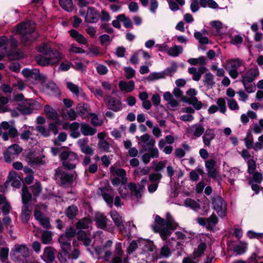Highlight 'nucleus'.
<instances>
[{
	"label": "nucleus",
	"instance_id": "nucleus-1",
	"mask_svg": "<svg viewBox=\"0 0 263 263\" xmlns=\"http://www.w3.org/2000/svg\"><path fill=\"white\" fill-rule=\"evenodd\" d=\"M259 74V71L257 66L249 68L245 72L241 74L240 81L248 93H252L255 91L256 86L253 82Z\"/></svg>",
	"mask_w": 263,
	"mask_h": 263
},
{
	"label": "nucleus",
	"instance_id": "nucleus-2",
	"mask_svg": "<svg viewBox=\"0 0 263 263\" xmlns=\"http://www.w3.org/2000/svg\"><path fill=\"white\" fill-rule=\"evenodd\" d=\"M35 29V23L28 21L17 25L15 31L16 33L22 35V43L25 45H27L32 41L31 34L34 32Z\"/></svg>",
	"mask_w": 263,
	"mask_h": 263
},
{
	"label": "nucleus",
	"instance_id": "nucleus-3",
	"mask_svg": "<svg viewBox=\"0 0 263 263\" xmlns=\"http://www.w3.org/2000/svg\"><path fill=\"white\" fill-rule=\"evenodd\" d=\"M77 176L76 172L70 173L64 171L61 167H59L55 170L54 179L58 180L60 185L63 187H67L72 185L77 179Z\"/></svg>",
	"mask_w": 263,
	"mask_h": 263
},
{
	"label": "nucleus",
	"instance_id": "nucleus-4",
	"mask_svg": "<svg viewBox=\"0 0 263 263\" xmlns=\"http://www.w3.org/2000/svg\"><path fill=\"white\" fill-rule=\"evenodd\" d=\"M62 165L66 169L72 170L76 167L74 161L78 158V155L72 152L63 151L60 155Z\"/></svg>",
	"mask_w": 263,
	"mask_h": 263
},
{
	"label": "nucleus",
	"instance_id": "nucleus-5",
	"mask_svg": "<svg viewBox=\"0 0 263 263\" xmlns=\"http://www.w3.org/2000/svg\"><path fill=\"white\" fill-rule=\"evenodd\" d=\"M155 221L156 224L153 227V230L155 232L159 233L161 238L163 240H165L167 236H170L171 234L170 231L164 227L166 226V220L157 215L156 216Z\"/></svg>",
	"mask_w": 263,
	"mask_h": 263
},
{
	"label": "nucleus",
	"instance_id": "nucleus-6",
	"mask_svg": "<svg viewBox=\"0 0 263 263\" xmlns=\"http://www.w3.org/2000/svg\"><path fill=\"white\" fill-rule=\"evenodd\" d=\"M242 64V61L239 58L227 61L226 65L228 68H226V69L228 70L229 74L232 79H235L238 77L239 76L238 69Z\"/></svg>",
	"mask_w": 263,
	"mask_h": 263
},
{
	"label": "nucleus",
	"instance_id": "nucleus-7",
	"mask_svg": "<svg viewBox=\"0 0 263 263\" xmlns=\"http://www.w3.org/2000/svg\"><path fill=\"white\" fill-rule=\"evenodd\" d=\"M22 148L16 144L9 146L4 153L5 161L8 163L11 162L22 153Z\"/></svg>",
	"mask_w": 263,
	"mask_h": 263
},
{
	"label": "nucleus",
	"instance_id": "nucleus-8",
	"mask_svg": "<svg viewBox=\"0 0 263 263\" xmlns=\"http://www.w3.org/2000/svg\"><path fill=\"white\" fill-rule=\"evenodd\" d=\"M127 187L130 190V196L132 200L139 202L142 197L145 187L144 184H139V186L135 183H129Z\"/></svg>",
	"mask_w": 263,
	"mask_h": 263
},
{
	"label": "nucleus",
	"instance_id": "nucleus-9",
	"mask_svg": "<svg viewBox=\"0 0 263 263\" xmlns=\"http://www.w3.org/2000/svg\"><path fill=\"white\" fill-rule=\"evenodd\" d=\"M43 206V204H40L35 206L34 210V216L35 219L37 220L40 224L45 229H49L51 228V224L49 221V218L41 212L40 210L39 205Z\"/></svg>",
	"mask_w": 263,
	"mask_h": 263
},
{
	"label": "nucleus",
	"instance_id": "nucleus-10",
	"mask_svg": "<svg viewBox=\"0 0 263 263\" xmlns=\"http://www.w3.org/2000/svg\"><path fill=\"white\" fill-rule=\"evenodd\" d=\"M104 101L109 110L117 112L122 109V103L117 98L109 95H106L104 97Z\"/></svg>",
	"mask_w": 263,
	"mask_h": 263
},
{
	"label": "nucleus",
	"instance_id": "nucleus-11",
	"mask_svg": "<svg viewBox=\"0 0 263 263\" xmlns=\"http://www.w3.org/2000/svg\"><path fill=\"white\" fill-rule=\"evenodd\" d=\"M212 204L219 216L222 217L225 216L227 211L226 203L221 197H214L212 200Z\"/></svg>",
	"mask_w": 263,
	"mask_h": 263
},
{
	"label": "nucleus",
	"instance_id": "nucleus-12",
	"mask_svg": "<svg viewBox=\"0 0 263 263\" xmlns=\"http://www.w3.org/2000/svg\"><path fill=\"white\" fill-rule=\"evenodd\" d=\"M112 244L113 242L111 240H107L104 245L95 249L96 253L98 255L104 254V259L107 261H109L112 254L111 248Z\"/></svg>",
	"mask_w": 263,
	"mask_h": 263
},
{
	"label": "nucleus",
	"instance_id": "nucleus-13",
	"mask_svg": "<svg viewBox=\"0 0 263 263\" xmlns=\"http://www.w3.org/2000/svg\"><path fill=\"white\" fill-rule=\"evenodd\" d=\"M136 138L138 139V144H141L145 150L154 147L155 145L156 141L155 139L147 133L142 135L140 137L136 136Z\"/></svg>",
	"mask_w": 263,
	"mask_h": 263
},
{
	"label": "nucleus",
	"instance_id": "nucleus-14",
	"mask_svg": "<svg viewBox=\"0 0 263 263\" xmlns=\"http://www.w3.org/2000/svg\"><path fill=\"white\" fill-rule=\"evenodd\" d=\"M35 104V102L33 100H26L18 106L17 109L23 114H30L34 108Z\"/></svg>",
	"mask_w": 263,
	"mask_h": 263
},
{
	"label": "nucleus",
	"instance_id": "nucleus-15",
	"mask_svg": "<svg viewBox=\"0 0 263 263\" xmlns=\"http://www.w3.org/2000/svg\"><path fill=\"white\" fill-rule=\"evenodd\" d=\"M216 163V161L214 159H209L205 162L208 176L214 179L216 178L218 175V172L215 168Z\"/></svg>",
	"mask_w": 263,
	"mask_h": 263
},
{
	"label": "nucleus",
	"instance_id": "nucleus-16",
	"mask_svg": "<svg viewBox=\"0 0 263 263\" xmlns=\"http://www.w3.org/2000/svg\"><path fill=\"white\" fill-rule=\"evenodd\" d=\"M110 173L114 176H118L121 178L122 183H125L127 181L126 171L122 168L114 165L110 167Z\"/></svg>",
	"mask_w": 263,
	"mask_h": 263
},
{
	"label": "nucleus",
	"instance_id": "nucleus-17",
	"mask_svg": "<svg viewBox=\"0 0 263 263\" xmlns=\"http://www.w3.org/2000/svg\"><path fill=\"white\" fill-rule=\"evenodd\" d=\"M55 250L51 247H47L44 249V254L42 258L47 263L53 262L55 259Z\"/></svg>",
	"mask_w": 263,
	"mask_h": 263
},
{
	"label": "nucleus",
	"instance_id": "nucleus-18",
	"mask_svg": "<svg viewBox=\"0 0 263 263\" xmlns=\"http://www.w3.org/2000/svg\"><path fill=\"white\" fill-rule=\"evenodd\" d=\"M9 184L16 188H19L21 186V182L20 179L15 171H12L9 174L6 184Z\"/></svg>",
	"mask_w": 263,
	"mask_h": 263
},
{
	"label": "nucleus",
	"instance_id": "nucleus-19",
	"mask_svg": "<svg viewBox=\"0 0 263 263\" xmlns=\"http://www.w3.org/2000/svg\"><path fill=\"white\" fill-rule=\"evenodd\" d=\"M99 13L93 8H88L85 16V21L93 23L98 21Z\"/></svg>",
	"mask_w": 263,
	"mask_h": 263
},
{
	"label": "nucleus",
	"instance_id": "nucleus-20",
	"mask_svg": "<svg viewBox=\"0 0 263 263\" xmlns=\"http://www.w3.org/2000/svg\"><path fill=\"white\" fill-rule=\"evenodd\" d=\"M32 208L30 205H23L21 219L23 223H27L30 218Z\"/></svg>",
	"mask_w": 263,
	"mask_h": 263
},
{
	"label": "nucleus",
	"instance_id": "nucleus-21",
	"mask_svg": "<svg viewBox=\"0 0 263 263\" xmlns=\"http://www.w3.org/2000/svg\"><path fill=\"white\" fill-rule=\"evenodd\" d=\"M88 142L87 139H81L79 140L78 144L82 153L86 155L91 156L93 154V150L87 144Z\"/></svg>",
	"mask_w": 263,
	"mask_h": 263
},
{
	"label": "nucleus",
	"instance_id": "nucleus-22",
	"mask_svg": "<svg viewBox=\"0 0 263 263\" xmlns=\"http://www.w3.org/2000/svg\"><path fill=\"white\" fill-rule=\"evenodd\" d=\"M107 218L101 213H97L95 216V221L98 228L105 229L107 226Z\"/></svg>",
	"mask_w": 263,
	"mask_h": 263
},
{
	"label": "nucleus",
	"instance_id": "nucleus-23",
	"mask_svg": "<svg viewBox=\"0 0 263 263\" xmlns=\"http://www.w3.org/2000/svg\"><path fill=\"white\" fill-rule=\"evenodd\" d=\"M215 135L213 129H207L202 136V140L205 146L210 147L211 142L215 138Z\"/></svg>",
	"mask_w": 263,
	"mask_h": 263
},
{
	"label": "nucleus",
	"instance_id": "nucleus-24",
	"mask_svg": "<svg viewBox=\"0 0 263 263\" xmlns=\"http://www.w3.org/2000/svg\"><path fill=\"white\" fill-rule=\"evenodd\" d=\"M189 132L195 138H198L204 133V128L201 124H195L190 127Z\"/></svg>",
	"mask_w": 263,
	"mask_h": 263
},
{
	"label": "nucleus",
	"instance_id": "nucleus-25",
	"mask_svg": "<svg viewBox=\"0 0 263 263\" xmlns=\"http://www.w3.org/2000/svg\"><path fill=\"white\" fill-rule=\"evenodd\" d=\"M110 214L115 225L119 228V229L120 230L123 229V220L120 214L116 211H111Z\"/></svg>",
	"mask_w": 263,
	"mask_h": 263
},
{
	"label": "nucleus",
	"instance_id": "nucleus-26",
	"mask_svg": "<svg viewBox=\"0 0 263 263\" xmlns=\"http://www.w3.org/2000/svg\"><path fill=\"white\" fill-rule=\"evenodd\" d=\"M119 87L121 91L130 92L135 89V85L133 80H130L128 82L121 81L119 83Z\"/></svg>",
	"mask_w": 263,
	"mask_h": 263
},
{
	"label": "nucleus",
	"instance_id": "nucleus-27",
	"mask_svg": "<svg viewBox=\"0 0 263 263\" xmlns=\"http://www.w3.org/2000/svg\"><path fill=\"white\" fill-rule=\"evenodd\" d=\"M80 127L81 132L84 136H92L97 132L96 128L85 123H81Z\"/></svg>",
	"mask_w": 263,
	"mask_h": 263
},
{
	"label": "nucleus",
	"instance_id": "nucleus-28",
	"mask_svg": "<svg viewBox=\"0 0 263 263\" xmlns=\"http://www.w3.org/2000/svg\"><path fill=\"white\" fill-rule=\"evenodd\" d=\"M61 116L64 120H74L77 116V113L72 109H64L61 112Z\"/></svg>",
	"mask_w": 263,
	"mask_h": 263
},
{
	"label": "nucleus",
	"instance_id": "nucleus-29",
	"mask_svg": "<svg viewBox=\"0 0 263 263\" xmlns=\"http://www.w3.org/2000/svg\"><path fill=\"white\" fill-rule=\"evenodd\" d=\"M35 60L37 64L41 66H45L48 65H52V63L55 61V59H48L47 57L45 55H37L35 57Z\"/></svg>",
	"mask_w": 263,
	"mask_h": 263
},
{
	"label": "nucleus",
	"instance_id": "nucleus-30",
	"mask_svg": "<svg viewBox=\"0 0 263 263\" xmlns=\"http://www.w3.org/2000/svg\"><path fill=\"white\" fill-rule=\"evenodd\" d=\"M22 200L23 205H30L29 202L32 200V194L29 192L27 186H23L22 189Z\"/></svg>",
	"mask_w": 263,
	"mask_h": 263
},
{
	"label": "nucleus",
	"instance_id": "nucleus-31",
	"mask_svg": "<svg viewBox=\"0 0 263 263\" xmlns=\"http://www.w3.org/2000/svg\"><path fill=\"white\" fill-rule=\"evenodd\" d=\"M26 160L28 164L32 166L34 165L39 164L42 163V159L40 157H35L32 152L29 153L26 157Z\"/></svg>",
	"mask_w": 263,
	"mask_h": 263
},
{
	"label": "nucleus",
	"instance_id": "nucleus-32",
	"mask_svg": "<svg viewBox=\"0 0 263 263\" xmlns=\"http://www.w3.org/2000/svg\"><path fill=\"white\" fill-rule=\"evenodd\" d=\"M44 110L48 118L55 120L58 119L59 116L57 111L48 105L44 106Z\"/></svg>",
	"mask_w": 263,
	"mask_h": 263
},
{
	"label": "nucleus",
	"instance_id": "nucleus-33",
	"mask_svg": "<svg viewBox=\"0 0 263 263\" xmlns=\"http://www.w3.org/2000/svg\"><path fill=\"white\" fill-rule=\"evenodd\" d=\"M70 36L77 42L82 44H85L87 43V39L77 30L72 29L69 31Z\"/></svg>",
	"mask_w": 263,
	"mask_h": 263
},
{
	"label": "nucleus",
	"instance_id": "nucleus-34",
	"mask_svg": "<svg viewBox=\"0 0 263 263\" xmlns=\"http://www.w3.org/2000/svg\"><path fill=\"white\" fill-rule=\"evenodd\" d=\"M206 249V245L203 242H200L197 246V248L195 249L193 255L197 258L202 256Z\"/></svg>",
	"mask_w": 263,
	"mask_h": 263
},
{
	"label": "nucleus",
	"instance_id": "nucleus-35",
	"mask_svg": "<svg viewBox=\"0 0 263 263\" xmlns=\"http://www.w3.org/2000/svg\"><path fill=\"white\" fill-rule=\"evenodd\" d=\"M65 213L69 219H73L78 213V209L74 205L69 206L65 210Z\"/></svg>",
	"mask_w": 263,
	"mask_h": 263
},
{
	"label": "nucleus",
	"instance_id": "nucleus-36",
	"mask_svg": "<svg viewBox=\"0 0 263 263\" xmlns=\"http://www.w3.org/2000/svg\"><path fill=\"white\" fill-rule=\"evenodd\" d=\"M59 241L62 248L61 251L68 252L70 250L71 247L70 239H68L65 237L61 236L59 238Z\"/></svg>",
	"mask_w": 263,
	"mask_h": 263
},
{
	"label": "nucleus",
	"instance_id": "nucleus-37",
	"mask_svg": "<svg viewBox=\"0 0 263 263\" xmlns=\"http://www.w3.org/2000/svg\"><path fill=\"white\" fill-rule=\"evenodd\" d=\"M76 110L79 115L81 117H84L86 113L89 112L90 109L88 104L84 103H81L77 106Z\"/></svg>",
	"mask_w": 263,
	"mask_h": 263
},
{
	"label": "nucleus",
	"instance_id": "nucleus-38",
	"mask_svg": "<svg viewBox=\"0 0 263 263\" xmlns=\"http://www.w3.org/2000/svg\"><path fill=\"white\" fill-rule=\"evenodd\" d=\"M182 147L183 148H177L175 149L174 155L176 158H183L185 155V151H189L190 149L189 145L186 144H182Z\"/></svg>",
	"mask_w": 263,
	"mask_h": 263
},
{
	"label": "nucleus",
	"instance_id": "nucleus-39",
	"mask_svg": "<svg viewBox=\"0 0 263 263\" xmlns=\"http://www.w3.org/2000/svg\"><path fill=\"white\" fill-rule=\"evenodd\" d=\"M183 51L182 47L180 45H175L169 48L167 51V54L171 57H177Z\"/></svg>",
	"mask_w": 263,
	"mask_h": 263
},
{
	"label": "nucleus",
	"instance_id": "nucleus-40",
	"mask_svg": "<svg viewBox=\"0 0 263 263\" xmlns=\"http://www.w3.org/2000/svg\"><path fill=\"white\" fill-rule=\"evenodd\" d=\"M166 226L169 231L175 230L178 227V223L174 221L169 213H167L166 215Z\"/></svg>",
	"mask_w": 263,
	"mask_h": 263
},
{
	"label": "nucleus",
	"instance_id": "nucleus-41",
	"mask_svg": "<svg viewBox=\"0 0 263 263\" xmlns=\"http://www.w3.org/2000/svg\"><path fill=\"white\" fill-rule=\"evenodd\" d=\"M30 188L34 198L38 197L42 191L41 183L39 181L35 182L33 185L30 186Z\"/></svg>",
	"mask_w": 263,
	"mask_h": 263
},
{
	"label": "nucleus",
	"instance_id": "nucleus-42",
	"mask_svg": "<svg viewBox=\"0 0 263 263\" xmlns=\"http://www.w3.org/2000/svg\"><path fill=\"white\" fill-rule=\"evenodd\" d=\"M187 62L191 65L196 66L198 64L203 66L206 64V60L204 57L201 56L198 58L189 59Z\"/></svg>",
	"mask_w": 263,
	"mask_h": 263
},
{
	"label": "nucleus",
	"instance_id": "nucleus-43",
	"mask_svg": "<svg viewBox=\"0 0 263 263\" xmlns=\"http://www.w3.org/2000/svg\"><path fill=\"white\" fill-rule=\"evenodd\" d=\"M61 7L68 12L73 10V6L72 0H59Z\"/></svg>",
	"mask_w": 263,
	"mask_h": 263
},
{
	"label": "nucleus",
	"instance_id": "nucleus-44",
	"mask_svg": "<svg viewBox=\"0 0 263 263\" xmlns=\"http://www.w3.org/2000/svg\"><path fill=\"white\" fill-rule=\"evenodd\" d=\"M45 55H46L49 60L50 58L51 59L53 58L55 59V61L52 63V65L57 63L61 59L59 52L55 49H51L49 52L46 53Z\"/></svg>",
	"mask_w": 263,
	"mask_h": 263
},
{
	"label": "nucleus",
	"instance_id": "nucleus-45",
	"mask_svg": "<svg viewBox=\"0 0 263 263\" xmlns=\"http://www.w3.org/2000/svg\"><path fill=\"white\" fill-rule=\"evenodd\" d=\"M66 85L67 88L77 97L79 96L80 93L83 92L82 89L80 87L72 82H67Z\"/></svg>",
	"mask_w": 263,
	"mask_h": 263
},
{
	"label": "nucleus",
	"instance_id": "nucleus-46",
	"mask_svg": "<svg viewBox=\"0 0 263 263\" xmlns=\"http://www.w3.org/2000/svg\"><path fill=\"white\" fill-rule=\"evenodd\" d=\"M199 5L203 8H205L207 6L212 9L218 8V5L214 0H200Z\"/></svg>",
	"mask_w": 263,
	"mask_h": 263
},
{
	"label": "nucleus",
	"instance_id": "nucleus-47",
	"mask_svg": "<svg viewBox=\"0 0 263 263\" xmlns=\"http://www.w3.org/2000/svg\"><path fill=\"white\" fill-rule=\"evenodd\" d=\"M15 251L17 253L20 254L24 257L29 256V250L25 245H15Z\"/></svg>",
	"mask_w": 263,
	"mask_h": 263
},
{
	"label": "nucleus",
	"instance_id": "nucleus-48",
	"mask_svg": "<svg viewBox=\"0 0 263 263\" xmlns=\"http://www.w3.org/2000/svg\"><path fill=\"white\" fill-rule=\"evenodd\" d=\"M252 177L249 180V184H251L253 182H255L257 184L260 183L263 180V176L262 174L258 172H255L252 173Z\"/></svg>",
	"mask_w": 263,
	"mask_h": 263
},
{
	"label": "nucleus",
	"instance_id": "nucleus-49",
	"mask_svg": "<svg viewBox=\"0 0 263 263\" xmlns=\"http://www.w3.org/2000/svg\"><path fill=\"white\" fill-rule=\"evenodd\" d=\"M203 82L208 87L212 88L214 85V76L210 73H206L204 76Z\"/></svg>",
	"mask_w": 263,
	"mask_h": 263
},
{
	"label": "nucleus",
	"instance_id": "nucleus-50",
	"mask_svg": "<svg viewBox=\"0 0 263 263\" xmlns=\"http://www.w3.org/2000/svg\"><path fill=\"white\" fill-rule=\"evenodd\" d=\"M9 98L3 96L0 93V113L5 112L8 110L6 104L9 102Z\"/></svg>",
	"mask_w": 263,
	"mask_h": 263
},
{
	"label": "nucleus",
	"instance_id": "nucleus-51",
	"mask_svg": "<svg viewBox=\"0 0 263 263\" xmlns=\"http://www.w3.org/2000/svg\"><path fill=\"white\" fill-rule=\"evenodd\" d=\"M139 248L142 249L144 252L152 251L153 249L151 244L144 239H139Z\"/></svg>",
	"mask_w": 263,
	"mask_h": 263
},
{
	"label": "nucleus",
	"instance_id": "nucleus-52",
	"mask_svg": "<svg viewBox=\"0 0 263 263\" xmlns=\"http://www.w3.org/2000/svg\"><path fill=\"white\" fill-rule=\"evenodd\" d=\"M172 254L170 248L167 245V242L160 249V258H168Z\"/></svg>",
	"mask_w": 263,
	"mask_h": 263
},
{
	"label": "nucleus",
	"instance_id": "nucleus-53",
	"mask_svg": "<svg viewBox=\"0 0 263 263\" xmlns=\"http://www.w3.org/2000/svg\"><path fill=\"white\" fill-rule=\"evenodd\" d=\"M118 20H120L121 22L123 23L124 26L126 28L133 27V24L131 20L128 17H126L124 14H120L117 16Z\"/></svg>",
	"mask_w": 263,
	"mask_h": 263
},
{
	"label": "nucleus",
	"instance_id": "nucleus-54",
	"mask_svg": "<svg viewBox=\"0 0 263 263\" xmlns=\"http://www.w3.org/2000/svg\"><path fill=\"white\" fill-rule=\"evenodd\" d=\"M185 102L189 104H191L197 110L200 109L202 107V103L200 101H198L196 97H191L188 98L187 101Z\"/></svg>",
	"mask_w": 263,
	"mask_h": 263
},
{
	"label": "nucleus",
	"instance_id": "nucleus-55",
	"mask_svg": "<svg viewBox=\"0 0 263 263\" xmlns=\"http://www.w3.org/2000/svg\"><path fill=\"white\" fill-rule=\"evenodd\" d=\"M90 220L87 218H83L79 220L76 223V227L77 229H85L89 227Z\"/></svg>",
	"mask_w": 263,
	"mask_h": 263
},
{
	"label": "nucleus",
	"instance_id": "nucleus-56",
	"mask_svg": "<svg viewBox=\"0 0 263 263\" xmlns=\"http://www.w3.org/2000/svg\"><path fill=\"white\" fill-rule=\"evenodd\" d=\"M216 103L219 111L224 114L227 111L225 99L223 98H219L217 99Z\"/></svg>",
	"mask_w": 263,
	"mask_h": 263
},
{
	"label": "nucleus",
	"instance_id": "nucleus-57",
	"mask_svg": "<svg viewBox=\"0 0 263 263\" xmlns=\"http://www.w3.org/2000/svg\"><path fill=\"white\" fill-rule=\"evenodd\" d=\"M41 240L44 244H49L52 240V234L49 231H45L43 233Z\"/></svg>",
	"mask_w": 263,
	"mask_h": 263
},
{
	"label": "nucleus",
	"instance_id": "nucleus-58",
	"mask_svg": "<svg viewBox=\"0 0 263 263\" xmlns=\"http://www.w3.org/2000/svg\"><path fill=\"white\" fill-rule=\"evenodd\" d=\"M263 129V119L259 120L258 124L255 123L253 124L252 130L256 134H260Z\"/></svg>",
	"mask_w": 263,
	"mask_h": 263
},
{
	"label": "nucleus",
	"instance_id": "nucleus-59",
	"mask_svg": "<svg viewBox=\"0 0 263 263\" xmlns=\"http://www.w3.org/2000/svg\"><path fill=\"white\" fill-rule=\"evenodd\" d=\"M98 145L100 149L106 152H110V144L106 140H99Z\"/></svg>",
	"mask_w": 263,
	"mask_h": 263
},
{
	"label": "nucleus",
	"instance_id": "nucleus-60",
	"mask_svg": "<svg viewBox=\"0 0 263 263\" xmlns=\"http://www.w3.org/2000/svg\"><path fill=\"white\" fill-rule=\"evenodd\" d=\"M162 178V175L160 173H153L149 175V180L153 183L159 184Z\"/></svg>",
	"mask_w": 263,
	"mask_h": 263
},
{
	"label": "nucleus",
	"instance_id": "nucleus-61",
	"mask_svg": "<svg viewBox=\"0 0 263 263\" xmlns=\"http://www.w3.org/2000/svg\"><path fill=\"white\" fill-rule=\"evenodd\" d=\"M139 239L132 241L127 249V253L128 254L133 253L138 247H139Z\"/></svg>",
	"mask_w": 263,
	"mask_h": 263
},
{
	"label": "nucleus",
	"instance_id": "nucleus-62",
	"mask_svg": "<svg viewBox=\"0 0 263 263\" xmlns=\"http://www.w3.org/2000/svg\"><path fill=\"white\" fill-rule=\"evenodd\" d=\"M101 195L104 200L108 204H112L114 201V195L111 194L106 193L105 190L103 189H101Z\"/></svg>",
	"mask_w": 263,
	"mask_h": 263
},
{
	"label": "nucleus",
	"instance_id": "nucleus-63",
	"mask_svg": "<svg viewBox=\"0 0 263 263\" xmlns=\"http://www.w3.org/2000/svg\"><path fill=\"white\" fill-rule=\"evenodd\" d=\"M188 72L193 75V79L194 81H198L201 78L200 73L195 67L189 68Z\"/></svg>",
	"mask_w": 263,
	"mask_h": 263
},
{
	"label": "nucleus",
	"instance_id": "nucleus-64",
	"mask_svg": "<svg viewBox=\"0 0 263 263\" xmlns=\"http://www.w3.org/2000/svg\"><path fill=\"white\" fill-rule=\"evenodd\" d=\"M76 234V230L74 228L70 227L66 230L64 235H62L63 237L70 239L74 237Z\"/></svg>",
	"mask_w": 263,
	"mask_h": 263
}]
</instances>
